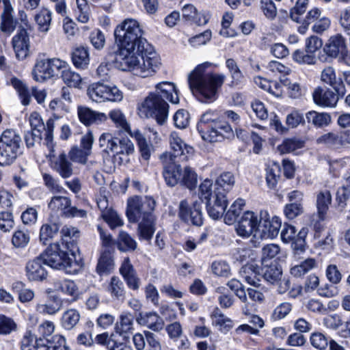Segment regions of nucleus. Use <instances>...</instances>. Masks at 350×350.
<instances>
[{
	"label": "nucleus",
	"instance_id": "obj_1",
	"mask_svg": "<svg viewBox=\"0 0 350 350\" xmlns=\"http://www.w3.org/2000/svg\"><path fill=\"white\" fill-rule=\"evenodd\" d=\"M139 23L128 18L114 30L118 50L116 60L120 68L134 75L147 78L154 76L161 68L160 56L146 39Z\"/></svg>",
	"mask_w": 350,
	"mask_h": 350
},
{
	"label": "nucleus",
	"instance_id": "obj_2",
	"mask_svg": "<svg viewBox=\"0 0 350 350\" xmlns=\"http://www.w3.org/2000/svg\"><path fill=\"white\" fill-rule=\"evenodd\" d=\"M168 100L172 104L179 103L178 90L172 82L161 81L157 83L154 90L150 92L139 107V111L146 118H154L163 125L169 114Z\"/></svg>",
	"mask_w": 350,
	"mask_h": 350
},
{
	"label": "nucleus",
	"instance_id": "obj_3",
	"mask_svg": "<svg viewBox=\"0 0 350 350\" xmlns=\"http://www.w3.org/2000/svg\"><path fill=\"white\" fill-rule=\"evenodd\" d=\"M212 66L209 62L198 64L187 77L191 93L201 103L214 101L226 79L224 74L208 71V68Z\"/></svg>",
	"mask_w": 350,
	"mask_h": 350
},
{
	"label": "nucleus",
	"instance_id": "obj_4",
	"mask_svg": "<svg viewBox=\"0 0 350 350\" xmlns=\"http://www.w3.org/2000/svg\"><path fill=\"white\" fill-rule=\"evenodd\" d=\"M197 128L202 139L210 143L221 142L233 132L229 122L221 120L213 111H208L202 115Z\"/></svg>",
	"mask_w": 350,
	"mask_h": 350
},
{
	"label": "nucleus",
	"instance_id": "obj_5",
	"mask_svg": "<svg viewBox=\"0 0 350 350\" xmlns=\"http://www.w3.org/2000/svg\"><path fill=\"white\" fill-rule=\"evenodd\" d=\"M44 264L53 269L64 270L67 273H75L79 269L80 265L75 260L73 252L64 250L63 244L55 243L41 254Z\"/></svg>",
	"mask_w": 350,
	"mask_h": 350
},
{
	"label": "nucleus",
	"instance_id": "obj_6",
	"mask_svg": "<svg viewBox=\"0 0 350 350\" xmlns=\"http://www.w3.org/2000/svg\"><path fill=\"white\" fill-rule=\"evenodd\" d=\"M21 153L20 135L11 129L4 131L0 136V165H11Z\"/></svg>",
	"mask_w": 350,
	"mask_h": 350
},
{
	"label": "nucleus",
	"instance_id": "obj_7",
	"mask_svg": "<svg viewBox=\"0 0 350 350\" xmlns=\"http://www.w3.org/2000/svg\"><path fill=\"white\" fill-rule=\"evenodd\" d=\"M156 202L149 196H134L127 201L126 215L131 222L154 216L152 213Z\"/></svg>",
	"mask_w": 350,
	"mask_h": 350
},
{
	"label": "nucleus",
	"instance_id": "obj_8",
	"mask_svg": "<svg viewBox=\"0 0 350 350\" xmlns=\"http://www.w3.org/2000/svg\"><path fill=\"white\" fill-rule=\"evenodd\" d=\"M98 145L107 154L128 156L134 152V145L128 138L119 139L111 133H103L98 139Z\"/></svg>",
	"mask_w": 350,
	"mask_h": 350
},
{
	"label": "nucleus",
	"instance_id": "obj_9",
	"mask_svg": "<svg viewBox=\"0 0 350 350\" xmlns=\"http://www.w3.org/2000/svg\"><path fill=\"white\" fill-rule=\"evenodd\" d=\"M66 68V62L59 58H49L38 61L32 71L33 79L43 82L47 79L58 77L64 68Z\"/></svg>",
	"mask_w": 350,
	"mask_h": 350
},
{
	"label": "nucleus",
	"instance_id": "obj_10",
	"mask_svg": "<svg viewBox=\"0 0 350 350\" xmlns=\"http://www.w3.org/2000/svg\"><path fill=\"white\" fill-rule=\"evenodd\" d=\"M88 97L94 102H120L124 97L123 92L116 85L103 83H93L87 90Z\"/></svg>",
	"mask_w": 350,
	"mask_h": 350
},
{
	"label": "nucleus",
	"instance_id": "obj_11",
	"mask_svg": "<svg viewBox=\"0 0 350 350\" xmlns=\"http://www.w3.org/2000/svg\"><path fill=\"white\" fill-rule=\"evenodd\" d=\"M178 217L185 223L200 226L203 224L202 204L196 201L189 204L187 200L180 201L178 206Z\"/></svg>",
	"mask_w": 350,
	"mask_h": 350
},
{
	"label": "nucleus",
	"instance_id": "obj_12",
	"mask_svg": "<svg viewBox=\"0 0 350 350\" xmlns=\"http://www.w3.org/2000/svg\"><path fill=\"white\" fill-rule=\"evenodd\" d=\"M316 143L332 150H341L350 144V130L325 133L317 138Z\"/></svg>",
	"mask_w": 350,
	"mask_h": 350
},
{
	"label": "nucleus",
	"instance_id": "obj_13",
	"mask_svg": "<svg viewBox=\"0 0 350 350\" xmlns=\"http://www.w3.org/2000/svg\"><path fill=\"white\" fill-rule=\"evenodd\" d=\"M260 220L253 211H245L236 225V232L242 238L258 237Z\"/></svg>",
	"mask_w": 350,
	"mask_h": 350
},
{
	"label": "nucleus",
	"instance_id": "obj_14",
	"mask_svg": "<svg viewBox=\"0 0 350 350\" xmlns=\"http://www.w3.org/2000/svg\"><path fill=\"white\" fill-rule=\"evenodd\" d=\"M163 165V176L167 185L174 187L180 182L182 176L179 161L174 160L168 152H165L160 157Z\"/></svg>",
	"mask_w": 350,
	"mask_h": 350
},
{
	"label": "nucleus",
	"instance_id": "obj_15",
	"mask_svg": "<svg viewBox=\"0 0 350 350\" xmlns=\"http://www.w3.org/2000/svg\"><path fill=\"white\" fill-rule=\"evenodd\" d=\"M169 143L172 152H169L174 160L187 161L193 154V147L187 145L180 137L178 133L173 131L169 137Z\"/></svg>",
	"mask_w": 350,
	"mask_h": 350
},
{
	"label": "nucleus",
	"instance_id": "obj_16",
	"mask_svg": "<svg viewBox=\"0 0 350 350\" xmlns=\"http://www.w3.org/2000/svg\"><path fill=\"white\" fill-rule=\"evenodd\" d=\"M314 103L323 108H334L338 101V95L332 90L319 86L312 92Z\"/></svg>",
	"mask_w": 350,
	"mask_h": 350
},
{
	"label": "nucleus",
	"instance_id": "obj_17",
	"mask_svg": "<svg viewBox=\"0 0 350 350\" xmlns=\"http://www.w3.org/2000/svg\"><path fill=\"white\" fill-rule=\"evenodd\" d=\"M206 210L208 215L213 219L221 218L228 206V200L225 194H220L217 191L214 194L212 200L206 202Z\"/></svg>",
	"mask_w": 350,
	"mask_h": 350
},
{
	"label": "nucleus",
	"instance_id": "obj_18",
	"mask_svg": "<svg viewBox=\"0 0 350 350\" xmlns=\"http://www.w3.org/2000/svg\"><path fill=\"white\" fill-rule=\"evenodd\" d=\"M301 234V231L297 234V230L293 226L285 224L281 232V239L286 243L292 242V247L295 250L303 252L305 241Z\"/></svg>",
	"mask_w": 350,
	"mask_h": 350
},
{
	"label": "nucleus",
	"instance_id": "obj_19",
	"mask_svg": "<svg viewBox=\"0 0 350 350\" xmlns=\"http://www.w3.org/2000/svg\"><path fill=\"white\" fill-rule=\"evenodd\" d=\"M282 226V221L279 217L273 216L265 219L259 224L258 237L262 239L275 238Z\"/></svg>",
	"mask_w": 350,
	"mask_h": 350
},
{
	"label": "nucleus",
	"instance_id": "obj_20",
	"mask_svg": "<svg viewBox=\"0 0 350 350\" xmlns=\"http://www.w3.org/2000/svg\"><path fill=\"white\" fill-rule=\"evenodd\" d=\"M44 262L41 257L29 260L25 267L26 276L30 281H42L47 277V271L43 266Z\"/></svg>",
	"mask_w": 350,
	"mask_h": 350
},
{
	"label": "nucleus",
	"instance_id": "obj_21",
	"mask_svg": "<svg viewBox=\"0 0 350 350\" xmlns=\"http://www.w3.org/2000/svg\"><path fill=\"white\" fill-rule=\"evenodd\" d=\"M211 324L216 327L219 332L226 334L234 326V321L224 314L220 309L215 308L210 314Z\"/></svg>",
	"mask_w": 350,
	"mask_h": 350
},
{
	"label": "nucleus",
	"instance_id": "obj_22",
	"mask_svg": "<svg viewBox=\"0 0 350 350\" xmlns=\"http://www.w3.org/2000/svg\"><path fill=\"white\" fill-rule=\"evenodd\" d=\"M51 167L62 178H68L73 174L72 165L64 153H61L58 157H53L51 159Z\"/></svg>",
	"mask_w": 350,
	"mask_h": 350
},
{
	"label": "nucleus",
	"instance_id": "obj_23",
	"mask_svg": "<svg viewBox=\"0 0 350 350\" xmlns=\"http://www.w3.org/2000/svg\"><path fill=\"white\" fill-rule=\"evenodd\" d=\"M77 113L80 121L87 126L103 122L107 118L106 114L96 112L89 107L83 106L78 107Z\"/></svg>",
	"mask_w": 350,
	"mask_h": 350
},
{
	"label": "nucleus",
	"instance_id": "obj_24",
	"mask_svg": "<svg viewBox=\"0 0 350 350\" xmlns=\"http://www.w3.org/2000/svg\"><path fill=\"white\" fill-rule=\"evenodd\" d=\"M53 284L54 291L70 296L73 300L78 299L79 295V288L73 280L57 279L53 280Z\"/></svg>",
	"mask_w": 350,
	"mask_h": 350
},
{
	"label": "nucleus",
	"instance_id": "obj_25",
	"mask_svg": "<svg viewBox=\"0 0 350 350\" xmlns=\"http://www.w3.org/2000/svg\"><path fill=\"white\" fill-rule=\"evenodd\" d=\"M12 46L16 58L19 60L25 59L29 53V38L26 33L21 31L15 35L12 38Z\"/></svg>",
	"mask_w": 350,
	"mask_h": 350
},
{
	"label": "nucleus",
	"instance_id": "obj_26",
	"mask_svg": "<svg viewBox=\"0 0 350 350\" xmlns=\"http://www.w3.org/2000/svg\"><path fill=\"white\" fill-rule=\"evenodd\" d=\"M345 49V41L340 35L332 36L323 48V51L331 57H336Z\"/></svg>",
	"mask_w": 350,
	"mask_h": 350
},
{
	"label": "nucleus",
	"instance_id": "obj_27",
	"mask_svg": "<svg viewBox=\"0 0 350 350\" xmlns=\"http://www.w3.org/2000/svg\"><path fill=\"white\" fill-rule=\"evenodd\" d=\"M306 118L308 124L317 129L327 127L332 122L330 114L326 112L310 111L306 113Z\"/></svg>",
	"mask_w": 350,
	"mask_h": 350
},
{
	"label": "nucleus",
	"instance_id": "obj_28",
	"mask_svg": "<svg viewBox=\"0 0 350 350\" xmlns=\"http://www.w3.org/2000/svg\"><path fill=\"white\" fill-rule=\"evenodd\" d=\"M314 235V245L317 249L321 250H329L333 247V238L331 233L325 230H321L315 226Z\"/></svg>",
	"mask_w": 350,
	"mask_h": 350
},
{
	"label": "nucleus",
	"instance_id": "obj_29",
	"mask_svg": "<svg viewBox=\"0 0 350 350\" xmlns=\"http://www.w3.org/2000/svg\"><path fill=\"white\" fill-rule=\"evenodd\" d=\"M138 321L140 324L156 332L161 330L164 325L163 319L154 312L140 313Z\"/></svg>",
	"mask_w": 350,
	"mask_h": 350
},
{
	"label": "nucleus",
	"instance_id": "obj_30",
	"mask_svg": "<svg viewBox=\"0 0 350 350\" xmlns=\"http://www.w3.org/2000/svg\"><path fill=\"white\" fill-rule=\"evenodd\" d=\"M235 183V179L233 174L230 172H224L221 174L215 180L214 187V194H217V191L220 194H225L229 192Z\"/></svg>",
	"mask_w": 350,
	"mask_h": 350
},
{
	"label": "nucleus",
	"instance_id": "obj_31",
	"mask_svg": "<svg viewBox=\"0 0 350 350\" xmlns=\"http://www.w3.org/2000/svg\"><path fill=\"white\" fill-rule=\"evenodd\" d=\"M183 16L187 21H191L198 25H205L208 23V18L205 14L198 12L193 5H185L182 9Z\"/></svg>",
	"mask_w": 350,
	"mask_h": 350
},
{
	"label": "nucleus",
	"instance_id": "obj_32",
	"mask_svg": "<svg viewBox=\"0 0 350 350\" xmlns=\"http://www.w3.org/2000/svg\"><path fill=\"white\" fill-rule=\"evenodd\" d=\"M131 136L136 140L142 159L148 161L154 152L152 144L148 143L146 137L137 129L131 133Z\"/></svg>",
	"mask_w": 350,
	"mask_h": 350
},
{
	"label": "nucleus",
	"instance_id": "obj_33",
	"mask_svg": "<svg viewBox=\"0 0 350 350\" xmlns=\"http://www.w3.org/2000/svg\"><path fill=\"white\" fill-rule=\"evenodd\" d=\"M240 274L242 278L249 284L257 286L260 285V275L259 267L254 265H245L241 271Z\"/></svg>",
	"mask_w": 350,
	"mask_h": 350
},
{
	"label": "nucleus",
	"instance_id": "obj_34",
	"mask_svg": "<svg viewBox=\"0 0 350 350\" xmlns=\"http://www.w3.org/2000/svg\"><path fill=\"white\" fill-rule=\"evenodd\" d=\"M13 8L11 5L6 4L1 14V22L0 29L2 32L10 35L14 31L16 22L14 20Z\"/></svg>",
	"mask_w": 350,
	"mask_h": 350
},
{
	"label": "nucleus",
	"instance_id": "obj_35",
	"mask_svg": "<svg viewBox=\"0 0 350 350\" xmlns=\"http://www.w3.org/2000/svg\"><path fill=\"white\" fill-rule=\"evenodd\" d=\"M262 273L264 279L274 284L278 283L282 275L281 267L277 263L270 262L268 265H262Z\"/></svg>",
	"mask_w": 350,
	"mask_h": 350
},
{
	"label": "nucleus",
	"instance_id": "obj_36",
	"mask_svg": "<svg viewBox=\"0 0 350 350\" xmlns=\"http://www.w3.org/2000/svg\"><path fill=\"white\" fill-rule=\"evenodd\" d=\"M71 205V200L66 196H55L50 200L48 207L54 213L66 215V211Z\"/></svg>",
	"mask_w": 350,
	"mask_h": 350
},
{
	"label": "nucleus",
	"instance_id": "obj_37",
	"mask_svg": "<svg viewBox=\"0 0 350 350\" xmlns=\"http://www.w3.org/2000/svg\"><path fill=\"white\" fill-rule=\"evenodd\" d=\"M332 202V196L329 191L319 192L317 196V207L320 220L325 219L329 206Z\"/></svg>",
	"mask_w": 350,
	"mask_h": 350
},
{
	"label": "nucleus",
	"instance_id": "obj_38",
	"mask_svg": "<svg viewBox=\"0 0 350 350\" xmlns=\"http://www.w3.org/2000/svg\"><path fill=\"white\" fill-rule=\"evenodd\" d=\"M155 216L142 219L138 225V234L140 239L150 240L155 231Z\"/></svg>",
	"mask_w": 350,
	"mask_h": 350
},
{
	"label": "nucleus",
	"instance_id": "obj_39",
	"mask_svg": "<svg viewBox=\"0 0 350 350\" xmlns=\"http://www.w3.org/2000/svg\"><path fill=\"white\" fill-rule=\"evenodd\" d=\"M317 267L315 259L308 258L299 264L293 265L290 269V273L294 278H301Z\"/></svg>",
	"mask_w": 350,
	"mask_h": 350
},
{
	"label": "nucleus",
	"instance_id": "obj_40",
	"mask_svg": "<svg viewBox=\"0 0 350 350\" xmlns=\"http://www.w3.org/2000/svg\"><path fill=\"white\" fill-rule=\"evenodd\" d=\"M72 61L76 68H86L90 64L88 49L83 46L75 49L72 54Z\"/></svg>",
	"mask_w": 350,
	"mask_h": 350
},
{
	"label": "nucleus",
	"instance_id": "obj_41",
	"mask_svg": "<svg viewBox=\"0 0 350 350\" xmlns=\"http://www.w3.org/2000/svg\"><path fill=\"white\" fill-rule=\"evenodd\" d=\"M107 291L113 299L123 300L125 297L126 291L124 284L117 276H113L111 278Z\"/></svg>",
	"mask_w": 350,
	"mask_h": 350
},
{
	"label": "nucleus",
	"instance_id": "obj_42",
	"mask_svg": "<svg viewBox=\"0 0 350 350\" xmlns=\"http://www.w3.org/2000/svg\"><path fill=\"white\" fill-rule=\"evenodd\" d=\"M80 318L81 315L77 310L68 309L62 314L61 325L65 329L70 330L77 325Z\"/></svg>",
	"mask_w": 350,
	"mask_h": 350
},
{
	"label": "nucleus",
	"instance_id": "obj_43",
	"mask_svg": "<svg viewBox=\"0 0 350 350\" xmlns=\"http://www.w3.org/2000/svg\"><path fill=\"white\" fill-rule=\"evenodd\" d=\"M51 15V11L46 8H40L36 13L35 21L40 31L47 32L49 30L52 20Z\"/></svg>",
	"mask_w": 350,
	"mask_h": 350
},
{
	"label": "nucleus",
	"instance_id": "obj_44",
	"mask_svg": "<svg viewBox=\"0 0 350 350\" xmlns=\"http://www.w3.org/2000/svg\"><path fill=\"white\" fill-rule=\"evenodd\" d=\"M60 77L68 87L79 88L81 85V77L77 72L72 70L67 62L66 68L63 69Z\"/></svg>",
	"mask_w": 350,
	"mask_h": 350
},
{
	"label": "nucleus",
	"instance_id": "obj_45",
	"mask_svg": "<svg viewBox=\"0 0 350 350\" xmlns=\"http://www.w3.org/2000/svg\"><path fill=\"white\" fill-rule=\"evenodd\" d=\"M10 84L17 92L23 105H28L31 101V94L26 84L16 77L10 79Z\"/></svg>",
	"mask_w": 350,
	"mask_h": 350
},
{
	"label": "nucleus",
	"instance_id": "obj_46",
	"mask_svg": "<svg viewBox=\"0 0 350 350\" xmlns=\"http://www.w3.org/2000/svg\"><path fill=\"white\" fill-rule=\"evenodd\" d=\"M109 116L117 128L128 133L131 135V133H133V131L131 130L130 125L124 114L120 109H115L111 110L109 113Z\"/></svg>",
	"mask_w": 350,
	"mask_h": 350
},
{
	"label": "nucleus",
	"instance_id": "obj_47",
	"mask_svg": "<svg viewBox=\"0 0 350 350\" xmlns=\"http://www.w3.org/2000/svg\"><path fill=\"white\" fill-rule=\"evenodd\" d=\"M245 205V200L239 198L235 200L224 215L225 223L228 225L233 224L241 213Z\"/></svg>",
	"mask_w": 350,
	"mask_h": 350
},
{
	"label": "nucleus",
	"instance_id": "obj_48",
	"mask_svg": "<svg viewBox=\"0 0 350 350\" xmlns=\"http://www.w3.org/2000/svg\"><path fill=\"white\" fill-rule=\"evenodd\" d=\"M59 231V226L56 223H46L40 229V241L46 245L52 240Z\"/></svg>",
	"mask_w": 350,
	"mask_h": 350
},
{
	"label": "nucleus",
	"instance_id": "obj_49",
	"mask_svg": "<svg viewBox=\"0 0 350 350\" xmlns=\"http://www.w3.org/2000/svg\"><path fill=\"white\" fill-rule=\"evenodd\" d=\"M44 340L42 338H36L31 331H27L21 342V350H37L40 346H43Z\"/></svg>",
	"mask_w": 350,
	"mask_h": 350
},
{
	"label": "nucleus",
	"instance_id": "obj_50",
	"mask_svg": "<svg viewBox=\"0 0 350 350\" xmlns=\"http://www.w3.org/2000/svg\"><path fill=\"white\" fill-rule=\"evenodd\" d=\"M267 69L271 75L278 77L281 83L282 79L286 78V76L291 72L290 68L278 61L269 62L267 66Z\"/></svg>",
	"mask_w": 350,
	"mask_h": 350
},
{
	"label": "nucleus",
	"instance_id": "obj_51",
	"mask_svg": "<svg viewBox=\"0 0 350 350\" xmlns=\"http://www.w3.org/2000/svg\"><path fill=\"white\" fill-rule=\"evenodd\" d=\"M36 311L42 315H54L60 310V305L55 300L49 299L38 302L35 306Z\"/></svg>",
	"mask_w": 350,
	"mask_h": 350
},
{
	"label": "nucleus",
	"instance_id": "obj_52",
	"mask_svg": "<svg viewBox=\"0 0 350 350\" xmlns=\"http://www.w3.org/2000/svg\"><path fill=\"white\" fill-rule=\"evenodd\" d=\"M113 268V260L109 252H104L99 260L96 267L97 273L102 275L111 272Z\"/></svg>",
	"mask_w": 350,
	"mask_h": 350
},
{
	"label": "nucleus",
	"instance_id": "obj_53",
	"mask_svg": "<svg viewBox=\"0 0 350 350\" xmlns=\"http://www.w3.org/2000/svg\"><path fill=\"white\" fill-rule=\"evenodd\" d=\"M46 350H70L66 345L65 338L62 335H54L49 339H46L43 344Z\"/></svg>",
	"mask_w": 350,
	"mask_h": 350
},
{
	"label": "nucleus",
	"instance_id": "obj_54",
	"mask_svg": "<svg viewBox=\"0 0 350 350\" xmlns=\"http://www.w3.org/2000/svg\"><path fill=\"white\" fill-rule=\"evenodd\" d=\"M133 317L131 313L123 312L120 316V321L116 324V331L120 334H127L133 329Z\"/></svg>",
	"mask_w": 350,
	"mask_h": 350
},
{
	"label": "nucleus",
	"instance_id": "obj_55",
	"mask_svg": "<svg viewBox=\"0 0 350 350\" xmlns=\"http://www.w3.org/2000/svg\"><path fill=\"white\" fill-rule=\"evenodd\" d=\"M226 66L232 77V84L237 85L241 83L244 77L235 60L230 58L228 59L226 61Z\"/></svg>",
	"mask_w": 350,
	"mask_h": 350
},
{
	"label": "nucleus",
	"instance_id": "obj_56",
	"mask_svg": "<svg viewBox=\"0 0 350 350\" xmlns=\"http://www.w3.org/2000/svg\"><path fill=\"white\" fill-rule=\"evenodd\" d=\"M137 247L136 241L126 232L121 231L118 241V248L122 252L133 251Z\"/></svg>",
	"mask_w": 350,
	"mask_h": 350
},
{
	"label": "nucleus",
	"instance_id": "obj_57",
	"mask_svg": "<svg viewBox=\"0 0 350 350\" xmlns=\"http://www.w3.org/2000/svg\"><path fill=\"white\" fill-rule=\"evenodd\" d=\"M77 19L81 23H87L90 21V14L87 0H76Z\"/></svg>",
	"mask_w": 350,
	"mask_h": 350
},
{
	"label": "nucleus",
	"instance_id": "obj_58",
	"mask_svg": "<svg viewBox=\"0 0 350 350\" xmlns=\"http://www.w3.org/2000/svg\"><path fill=\"white\" fill-rule=\"evenodd\" d=\"M280 247L276 244L265 245L262 249V265H268V263L271 262V260L280 253Z\"/></svg>",
	"mask_w": 350,
	"mask_h": 350
},
{
	"label": "nucleus",
	"instance_id": "obj_59",
	"mask_svg": "<svg viewBox=\"0 0 350 350\" xmlns=\"http://www.w3.org/2000/svg\"><path fill=\"white\" fill-rule=\"evenodd\" d=\"M304 147V142L297 139H286L278 146V150L281 154H286L294 152Z\"/></svg>",
	"mask_w": 350,
	"mask_h": 350
},
{
	"label": "nucleus",
	"instance_id": "obj_60",
	"mask_svg": "<svg viewBox=\"0 0 350 350\" xmlns=\"http://www.w3.org/2000/svg\"><path fill=\"white\" fill-rule=\"evenodd\" d=\"M16 323L11 317L0 314V335H9L17 330Z\"/></svg>",
	"mask_w": 350,
	"mask_h": 350
},
{
	"label": "nucleus",
	"instance_id": "obj_61",
	"mask_svg": "<svg viewBox=\"0 0 350 350\" xmlns=\"http://www.w3.org/2000/svg\"><path fill=\"white\" fill-rule=\"evenodd\" d=\"M49 109L53 111V116L56 120L59 119L65 113L68 112L69 107L61 99H53L49 105Z\"/></svg>",
	"mask_w": 350,
	"mask_h": 350
},
{
	"label": "nucleus",
	"instance_id": "obj_62",
	"mask_svg": "<svg viewBox=\"0 0 350 350\" xmlns=\"http://www.w3.org/2000/svg\"><path fill=\"white\" fill-rule=\"evenodd\" d=\"M102 218L109 226L111 229L123 225L124 222L116 211L109 208L101 214Z\"/></svg>",
	"mask_w": 350,
	"mask_h": 350
},
{
	"label": "nucleus",
	"instance_id": "obj_63",
	"mask_svg": "<svg viewBox=\"0 0 350 350\" xmlns=\"http://www.w3.org/2000/svg\"><path fill=\"white\" fill-rule=\"evenodd\" d=\"M198 195L202 200L206 202L213 199L214 189L213 181L211 179L206 178L200 183Z\"/></svg>",
	"mask_w": 350,
	"mask_h": 350
},
{
	"label": "nucleus",
	"instance_id": "obj_64",
	"mask_svg": "<svg viewBox=\"0 0 350 350\" xmlns=\"http://www.w3.org/2000/svg\"><path fill=\"white\" fill-rule=\"evenodd\" d=\"M292 304L282 302L277 306L271 314V320L275 321L284 319L292 310Z\"/></svg>",
	"mask_w": 350,
	"mask_h": 350
}]
</instances>
